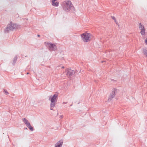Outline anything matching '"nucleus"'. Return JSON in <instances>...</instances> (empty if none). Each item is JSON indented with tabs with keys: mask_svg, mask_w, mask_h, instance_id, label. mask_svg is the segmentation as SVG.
I'll use <instances>...</instances> for the list:
<instances>
[{
	"mask_svg": "<svg viewBox=\"0 0 147 147\" xmlns=\"http://www.w3.org/2000/svg\"><path fill=\"white\" fill-rule=\"evenodd\" d=\"M61 68H63H63H64V66H62V67H61Z\"/></svg>",
	"mask_w": 147,
	"mask_h": 147,
	"instance_id": "20",
	"label": "nucleus"
},
{
	"mask_svg": "<svg viewBox=\"0 0 147 147\" xmlns=\"http://www.w3.org/2000/svg\"><path fill=\"white\" fill-rule=\"evenodd\" d=\"M4 92H5L6 95H8L9 94V93L7 92V90H4Z\"/></svg>",
	"mask_w": 147,
	"mask_h": 147,
	"instance_id": "16",
	"label": "nucleus"
},
{
	"mask_svg": "<svg viewBox=\"0 0 147 147\" xmlns=\"http://www.w3.org/2000/svg\"><path fill=\"white\" fill-rule=\"evenodd\" d=\"M38 36H40V35H38Z\"/></svg>",
	"mask_w": 147,
	"mask_h": 147,
	"instance_id": "24",
	"label": "nucleus"
},
{
	"mask_svg": "<svg viewBox=\"0 0 147 147\" xmlns=\"http://www.w3.org/2000/svg\"><path fill=\"white\" fill-rule=\"evenodd\" d=\"M22 121L27 127L30 125V123L28 122V121L25 118H23Z\"/></svg>",
	"mask_w": 147,
	"mask_h": 147,
	"instance_id": "10",
	"label": "nucleus"
},
{
	"mask_svg": "<svg viewBox=\"0 0 147 147\" xmlns=\"http://www.w3.org/2000/svg\"><path fill=\"white\" fill-rule=\"evenodd\" d=\"M75 73V71L72 70L68 69L67 71V75L70 77L74 75Z\"/></svg>",
	"mask_w": 147,
	"mask_h": 147,
	"instance_id": "8",
	"label": "nucleus"
},
{
	"mask_svg": "<svg viewBox=\"0 0 147 147\" xmlns=\"http://www.w3.org/2000/svg\"><path fill=\"white\" fill-rule=\"evenodd\" d=\"M45 45L47 46L49 49L50 51H55L57 49V46L54 44L49 43L48 42H45Z\"/></svg>",
	"mask_w": 147,
	"mask_h": 147,
	"instance_id": "4",
	"label": "nucleus"
},
{
	"mask_svg": "<svg viewBox=\"0 0 147 147\" xmlns=\"http://www.w3.org/2000/svg\"><path fill=\"white\" fill-rule=\"evenodd\" d=\"M90 36V34L84 33L81 35V36L82 39L84 42H88L90 40L89 39Z\"/></svg>",
	"mask_w": 147,
	"mask_h": 147,
	"instance_id": "5",
	"label": "nucleus"
},
{
	"mask_svg": "<svg viewBox=\"0 0 147 147\" xmlns=\"http://www.w3.org/2000/svg\"><path fill=\"white\" fill-rule=\"evenodd\" d=\"M145 43L147 44V38L145 40Z\"/></svg>",
	"mask_w": 147,
	"mask_h": 147,
	"instance_id": "18",
	"label": "nucleus"
},
{
	"mask_svg": "<svg viewBox=\"0 0 147 147\" xmlns=\"http://www.w3.org/2000/svg\"><path fill=\"white\" fill-rule=\"evenodd\" d=\"M58 96V95L55 94L52 96H50L49 98V100L51 101L50 103V109L53 110L54 107H55V103L57 101V98Z\"/></svg>",
	"mask_w": 147,
	"mask_h": 147,
	"instance_id": "2",
	"label": "nucleus"
},
{
	"mask_svg": "<svg viewBox=\"0 0 147 147\" xmlns=\"http://www.w3.org/2000/svg\"><path fill=\"white\" fill-rule=\"evenodd\" d=\"M61 118H62V117H63V116H62V115L61 116Z\"/></svg>",
	"mask_w": 147,
	"mask_h": 147,
	"instance_id": "21",
	"label": "nucleus"
},
{
	"mask_svg": "<svg viewBox=\"0 0 147 147\" xmlns=\"http://www.w3.org/2000/svg\"><path fill=\"white\" fill-rule=\"evenodd\" d=\"M57 0H51L52 3L54 2L55 1H57Z\"/></svg>",
	"mask_w": 147,
	"mask_h": 147,
	"instance_id": "17",
	"label": "nucleus"
},
{
	"mask_svg": "<svg viewBox=\"0 0 147 147\" xmlns=\"http://www.w3.org/2000/svg\"><path fill=\"white\" fill-rule=\"evenodd\" d=\"M72 104L70 105V106H72Z\"/></svg>",
	"mask_w": 147,
	"mask_h": 147,
	"instance_id": "23",
	"label": "nucleus"
},
{
	"mask_svg": "<svg viewBox=\"0 0 147 147\" xmlns=\"http://www.w3.org/2000/svg\"><path fill=\"white\" fill-rule=\"evenodd\" d=\"M29 74V73H28V72H27V74Z\"/></svg>",
	"mask_w": 147,
	"mask_h": 147,
	"instance_id": "22",
	"label": "nucleus"
},
{
	"mask_svg": "<svg viewBox=\"0 0 147 147\" xmlns=\"http://www.w3.org/2000/svg\"><path fill=\"white\" fill-rule=\"evenodd\" d=\"M67 102H63V104H67Z\"/></svg>",
	"mask_w": 147,
	"mask_h": 147,
	"instance_id": "19",
	"label": "nucleus"
},
{
	"mask_svg": "<svg viewBox=\"0 0 147 147\" xmlns=\"http://www.w3.org/2000/svg\"><path fill=\"white\" fill-rule=\"evenodd\" d=\"M139 27L140 30H141L140 33L142 36L144 35L145 34V29L143 25L141 23L139 24Z\"/></svg>",
	"mask_w": 147,
	"mask_h": 147,
	"instance_id": "6",
	"label": "nucleus"
},
{
	"mask_svg": "<svg viewBox=\"0 0 147 147\" xmlns=\"http://www.w3.org/2000/svg\"><path fill=\"white\" fill-rule=\"evenodd\" d=\"M28 127L29 129L31 131H32L34 130V129L31 126L30 124L28 126Z\"/></svg>",
	"mask_w": 147,
	"mask_h": 147,
	"instance_id": "13",
	"label": "nucleus"
},
{
	"mask_svg": "<svg viewBox=\"0 0 147 147\" xmlns=\"http://www.w3.org/2000/svg\"><path fill=\"white\" fill-rule=\"evenodd\" d=\"M117 91V90L116 89H113L112 92L110 94V95L108 99V101L111 100L115 96Z\"/></svg>",
	"mask_w": 147,
	"mask_h": 147,
	"instance_id": "7",
	"label": "nucleus"
},
{
	"mask_svg": "<svg viewBox=\"0 0 147 147\" xmlns=\"http://www.w3.org/2000/svg\"><path fill=\"white\" fill-rule=\"evenodd\" d=\"M63 10L66 12H68L71 9L73 11L74 10V7L72 5L70 1H67L65 4L62 5Z\"/></svg>",
	"mask_w": 147,
	"mask_h": 147,
	"instance_id": "1",
	"label": "nucleus"
},
{
	"mask_svg": "<svg viewBox=\"0 0 147 147\" xmlns=\"http://www.w3.org/2000/svg\"><path fill=\"white\" fill-rule=\"evenodd\" d=\"M111 18L114 20L115 22L117 24V22L116 19L115 17L113 16H111Z\"/></svg>",
	"mask_w": 147,
	"mask_h": 147,
	"instance_id": "15",
	"label": "nucleus"
},
{
	"mask_svg": "<svg viewBox=\"0 0 147 147\" xmlns=\"http://www.w3.org/2000/svg\"><path fill=\"white\" fill-rule=\"evenodd\" d=\"M17 59V58L16 57H15L14 58L13 63V65H14L15 63H16Z\"/></svg>",
	"mask_w": 147,
	"mask_h": 147,
	"instance_id": "14",
	"label": "nucleus"
},
{
	"mask_svg": "<svg viewBox=\"0 0 147 147\" xmlns=\"http://www.w3.org/2000/svg\"><path fill=\"white\" fill-rule=\"evenodd\" d=\"M16 27V25L11 22L10 24L7 25L6 29L4 30V32L5 33H8L10 31L14 30Z\"/></svg>",
	"mask_w": 147,
	"mask_h": 147,
	"instance_id": "3",
	"label": "nucleus"
},
{
	"mask_svg": "<svg viewBox=\"0 0 147 147\" xmlns=\"http://www.w3.org/2000/svg\"><path fill=\"white\" fill-rule=\"evenodd\" d=\"M25 129H27V128H25Z\"/></svg>",
	"mask_w": 147,
	"mask_h": 147,
	"instance_id": "25",
	"label": "nucleus"
},
{
	"mask_svg": "<svg viewBox=\"0 0 147 147\" xmlns=\"http://www.w3.org/2000/svg\"><path fill=\"white\" fill-rule=\"evenodd\" d=\"M63 143L62 140H60L57 142L55 145V147H61Z\"/></svg>",
	"mask_w": 147,
	"mask_h": 147,
	"instance_id": "9",
	"label": "nucleus"
},
{
	"mask_svg": "<svg viewBox=\"0 0 147 147\" xmlns=\"http://www.w3.org/2000/svg\"><path fill=\"white\" fill-rule=\"evenodd\" d=\"M143 53L147 57V49H144L143 50Z\"/></svg>",
	"mask_w": 147,
	"mask_h": 147,
	"instance_id": "12",
	"label": "nucleus"
},
{
	"mask_svg": "<svg viewBox=\"0 0 147 147\" xmlns=\"http://www.w3.org/2000/svg\"><path fill=\"white\" fill-rule=\"evenodd\" d=\"M59 2L58 1L52 3V5L54 7H57L59 6Z\"/></svg>",
	"mask_w": 147,
	"mask_h": 147,
	"instance_id": "11",
	"label": "nucleus"
}]
</instances>
